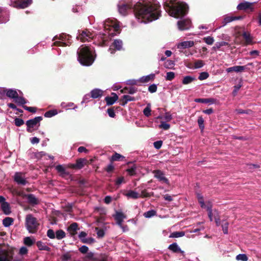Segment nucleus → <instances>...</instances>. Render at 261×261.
Returning a JSON list of instances; mask_svg holds the SVG:
<instances>
[{"instance_id":"1","label":"nucleus","mask_w":261,"mask_h":261,"mask_svg":"<svg viewBox=\"0 0 261 261\" xmlns=\"http://www.w3.org/2000/svg\"><path fill=\"white\" fill-rule=\"evenodd\" d=\"M119 13L127 15L134 10L136 19L140 23H147L157 20L161 16V6L156 0H125L117 4Z\"/></svg>"},{"instance_id":"2","label":"nucleus","mask_w":261,"mask_h":261,"mask_svg":"<svg viewBox=\"0 0 261 261\" xmlns=\"http://www.w3.org/2000/svg\"><path fill=\"white\" fill-rule=\"evenodd\" d=\"M165 8L169 15L175 18H180L186 15L189 7L184 2L178 1L175 3L165 4Z\"/></svg>"},{"instance_id":"3","label":"nucleus","mask_w":261,"mask_h":261,"mask_svg":"<svg viewBox=\"0 0 261 261\" xmlns=\"http://www.w3.org/2000/svg\"><path fill=\"white\" fill-rule=\"evenodd\" d=\"M93 48L87 46H81L77 51V60L84 66H90L95 60L92 54Z\"/></svg>"},{"instance_id":"4","label":"nucleus","mask_w":261,"mask_h":261,"mask_svg":"<svg viewBox=\"0 0 261 261\" xmlns=\"http://www.w3.org/2000/svg\"><path fill=\"white\" fill-rule=\"evenodd\" d=\"M71 36L68 34L62 33L55 36L53 40L55 41L54 45L59 46H66L70 45L71 43Z\"/></svg>"},{"instance_id":"5","label":"nucleus","mask_w":261,"mask_h":261,"mask_svg":"<svg viewBox=\"0 0 261 261\" xmlns=\"http://www.w3.org/2000/svg\"><path fill=\"white\" fill-rule=\"evenodd\" d=\"M37 219L32 215H28L25 218V227L30 233H35L38 227Z\"/></svg>"},{"instance_id":"6","label":"nucleus","mask_w":261,"mask_h":261,"mask_svg":"<svg viewBox=\"0 0 261 261\" xmlns=\"http://www.w3.org/2000/svg\"><path fill=\"white\" fill-rule=\"evenodd\" d=\"M102 26L105 30L106 33H108L109 35H110L111 33L107 32V30L113 28L114 31L116 32L119 30L120 27V22L117 21V20L116 19H111L110 18L107 19L105 22H103Z\"/></svg>"},{"instance_id":"7","label":"nucleus","mask_w":261,"mask_h":261,"mask_svg":"<svg viewBox=\"0 0 261 261\" xmlns=\"http://www.w3.org/2000/svg\"><path fill=\"white\" fill-rule=\"evenodd\" d=\"M32 3V0H10V5L14 8L24 9Z\"/></svg>"},{"instance_id":"8","label":"nucleus","mask_w":261,"mask_h":261,"mask_svg":"<svg viewBox=\"0 0 261 261\" xmlns=\"http://www.w3.org/2000/svg\"><path fill=\"white\" fill-rule=\"evenodd\" d=\"M79 34L77 36V38L80 39L82 42L90 41L93 39L95 34L88 30L82 31L81 32L79 31Z\"/></svg>"},{"instance_id":"9","label":"nucleus","mask_w":261,"mask_h":261,"mask_svg":"<svg viewBox=\"0 0 261 261\" xmlns=\"http://www.w3.org/2000/svg\"><path fill=\"white\" fill-rule=\"evenodd\" d=\"M47 236L51 239L56 238L57 240H61L66 237V233L62 229H59L55 232L53 229H49L47 231Z\"/></svg>"},{"instance_id":"10","label":"nucleus","mask_w":261,"mask_h":261,"mask_svg":"<svg viewBox=\"0 0 261 261\" xmlns=\"http://www.w3.org/2000/svg\"><path fill=\"white\" fill-rule=\"evenodd\" d=\"M14 256L12 250H5L0 248V261H11Z\"/></svg>"},{"instance_id":"11","label":"nucleus","mask_w":261,"mask_h":261,"mask_svg":"<svg viewBox=\"0 0 261 261\" xmlns=\"http://www.w3.org/2000/svg\"><path fill=\"white\" fill-rule=\"evenodd\" d=\"M42 120V117L37 116L33 119L28 120L26 122L27 126V130L29 133L32 132L31 128L36 126L37 124L40 125V122Z\"/></svg>"},{"instance_id":"12","label":"nucleus","mask_w":261,"mask_h":261,"mask_svg":"<svg viewBox=\"0 0 261 261\" xmlns=\"http://www.w3.org/2000/svg\"><path fill=\"white\" fill-rule=\"evenodd\" d=\"M116 50L119 51L123 50V42L120 39H115L109 49V51L112 54H114Z\"/></svg>"},{"instance_id":"13","label":"nucleus","mask_w":261,"mask_h":261,"mask_svg":"<svg viewBox=\"0 0 261 261\" xmlns=\"http://www.w3.org/2000/svg\"><path fill=\"white\" fill-rule=\"evenodd\" d=\"M154 174V177L156 178L159 181L163 183L169 184V180L165 176V173L160 170H154L152 171Z\"/></svg>"},{"instance_id":"14","label":"nucleus","mask_w":261,"mask_h":261,"mask_svg":"<svg viewBox=\"0 0 261 261\" xmlns=\"http://www.w3.org/2000/svg\"><path fill=\"white\" fill-rule=\"evenodd\" d=\"M177 25L179 30H188L191 27V22L189 19H181L178 21Z\"/></svg>"},{"instance_id":"15","label":"nucleus","mask_w":261,"mask_h":261,"mask_svg":"<svg viewBox=\"0 0 261 261\" xmlns=\"http://www.w3.org/2000/svg\"><path fill=\"white\" fill-rule=\"evenodd\" d=\"M13 179L15 182L18 185L24 186L27 183L24 175L21 172H15L13 176Z\"/></svg>"},{"instance_id":"16","label":"nucleus","mask_w":261,"mask_h":261,"mask_svg":"<svg viewBox=\"0 0 261 261\" xmlns=\"http://www.w3.org/2000/svg\"><path fill=\"white\" fill-rule=\"evenodd\" d=\"M9 20V12L3 8H0V23H6Z\"/></svg>"},{"instance_id":"17","label":"nucleus","mask_w":261,"mask_h":261,"mask_svg":"<svg viewBox=\"0 0 261 261\" xmlns=\"http://www.w3.org/2000/svg\"><path fill=\"white\" fill-rule=\"evenodd\" d=\"M113 217L116 221V224L118 225H121L123 220L126 218V216L122 212L116 211L115 214L113 215Z\"/></svg>"},{"instance_id":"18","label":"nucleus","mask_w":261,"mask_h":261,"mask_svg":"<svg viewBox=\"0 0 261 261\" xmlns=\"http://www.w3.org/2000/svg\"><path fill=\"white\" fill-rule=\"evenodd\" d=\"M6 92V96L9 98L14 99L16 98V96L18 94V91L16 89H7L5 90ZM20 94H22V92L18 90Z\"/></svg>"},{"instance_id":"19","label":"nucleus","mask_w":261,"mask_h":261,"mask_svg":"<svg viewBox=\"0 0 261 261\" xmlns=\"http://www.w3.org/2000/svg\"><path fill=\"white\" fill-rule=\"evenodd\" d=\"M194 45V42L193 41H185L178 43L177 44V48L178 49H185L190 48Z\"/></svg>"},{"instance_id":"20","label":"nucleus","mask_w":261,"mask_h":261,"mask_svg":"<svg viewBox=\"0 0 261 261\" xmlns=\"http://www.w3.org/2000/svg\"><path fill=\"white\" fill-rule=\"evenodd\" d=\"M246 66H234L226 69L227 72L229 73L232 71L236 72H241L246 69Z\"/></svg>"},{"instance_id":"21","label":"nucleus","mask_w":261,"mask_h":261,"mask_svg":"<svg viewBox=\"0 0 261 261\" xmlns=\"http://www.w3.org/2000/svg\"><path fill=\"white\" fill-rule=\"evenodd\" d=\"M168 249L174 253L180 252L182 255H185V252L181 250L179 246L176 243L170 244L168 247Z\"/></svg>"},{"instance_id":"22","label":"nucleus","mask_w":261,"mask_h":261,"mask_svg":"<svg viewBox=\"0 0 261 261\" xmlns=\"http://www.w3.org/2000/svg\"><path fill=\"white\" fill-rule=\"evenodd\" d=\"M112 96H107L105 98V100L107 105L111 106L113 105L118 99L117 95L115 93H112Z\"/></svg>"},{"instance_id":"23","label":"nucleus","mask_w":261,"mask_h":261,"mask_svg":"<svg viewBox=\"0 0 261 261\" xmlns=\"http://www.w3.org/2000/svg\"><path fill=\"white\" fill-rule=\"evenodd\" d=\"M253 3H250L248 2L244 1L242 3H240L237 6V9L239 10H246L248 9H250Z\"/></svg>"},{"instance_id":"24","label":"nucleus","mask_w":261,"mask_h":261,"mask_svg":"<svg viewBox=\"0 0 261 261\" xmlns=\"http://www.w3.org/2000/svg\"><path fill=\"white\" fill-rule=\"evenodd\" d=\"M90 94L92 98H98L101 97L103 91L100 89L95 88L91 91Z\"/></svg>"},{"instance_id":"25","label":"nucleus","mask_w":261,"mask_h":261,"mask_svg":"<svg viewBox=\"0 0 261 261\" xmlns=\"http://www.w3.org/2000/svg\"><path fill=\"white\" fill-rule=\"evenodd\" d=\"M25 197H27L28 202L30 204L32 205H36L39 203L38 199L36 197V196L32 194H29L26 195Z\"/></svg>"},{"instance_id":"26","label":"nucleus","mask_w":261,"mask_h":261,"mask_svg":"<svg viewBox=\"0 0 261 261\" xmlns=\"http://www.w3.org/2000/svg\"><path fill=\"white\" fill-rule=\"evenodd\" d=\"M78 224L77 223L74 222L71 224L67 228V231L72 236L75 235L76 231L79 229Z\"/></svg>"},{"instance_id":"27","label":"nucleus","mask_w":261,"mask_h":261,"mask_svg":"<svg viewBox=\"0 0 261 261\" xmlns=\"http://www.w3.org/2000/svg\"><path fill=\"white\" fill-rule=\"evenodd\" d=\"M155 77V74L153 73H151L149 75L146 76H143L139 79V81L141 83H147L150 81H152L154 80Z\"/></svg>"},{"instance_id":"28","label":"nucleus","mask_w":261,"mask_h":261,"mask_svg":"<svg viewBox=\"0 0 261 261\" xmlns=\"http://www.w3.org/2000/svg\"><path fill=\"white\" fill-rule=\"evenodd\" d=\"M136 99L134 97L129 96L128 95H123L121 99V105L124 106L129 101H134Z\"/></svg>"},{"instance_id":"29","label":"nucleus","mask_w":261,"mask_h":261,"mask_svg":"<svg viewBox=\"0 0 261 261\" xmlns=\"http://www.w3.org/2000/svg\"><path fill=\"white\" fill-rule=\"evenodd\" d=\"M242 17L241 16L237 17V16H226L223 20V25H225L229 22H230L232 21L236 20H239L241 19Z\"/></svg>"},{"instance_id":"30","label":"nucleus","mask_w":261,"mask_h":261,"mask_svg":"<svg viewBox=\"0 0 261 261\" xmlns=\"http://www.w3.org/2000/svg\"><path fill=\"white\" fill-rule=\"evenodd\" d=\"M13 100L17 104L22 106V107L24 104L27 103V101L22 96H19V94L16 96V98H14Z\"/></svg>"},{"instance_id":"31","label":"nucleus","mask_w":261,"mask_h":261,"mask_svg":"<svg viewBox=\"0 0 261 261\" xmlns=\"http://www.w3.org/2000/svg\"><path fill=\"white\" fill-rule=\"evenodd\" d=\"M58 172L60 173L61 176L68 175V173L66 172L65 168L62 165H58L55 167Z\"/></svg>"},{"instance_id":"32","label":"nucleus","mask_w":261,"mask_h":261,"mask_svg":"<svg viewBox=\"0 0 261 261\" xmlns=\"http://www.w3.org/2000/svg\"><path fill=\"white\" fill-rule=\"evenodd\" d=\"M196 80V78L194 76H192L190 75H187L184 77L182 83L184 85H187L191 83L192 82L195 81Z\"/></svg>"},{"instance_id":"33","label":"nucleus","mask_w":261,"mask_h":261,"mask_svg":"<svg viewBox=\"0 0 261 261\" xmlns=\"http://www.w3.org/2000/svg\"><path fill=\"white\" fill-rule=\"evenodd\" d=\"M125 195L128 198H131L133 199H137L139 197V194L138 192L133 191L129 190Z\"/></svg>"},{"instance_id":"34","label":"nucleus","mask_w":261,"mask_h":261,"mask_svg":"<svg viewBox=\"0 0 261 261\" xmlns=\"http://www.w3.org/2000/svg\"><path fill=\"white\" fill-rule=\"evenodd\" d=\"M36 245L40 250L49 251L50 249L49 247L41 241H38Z\"/></svg>"},{"instance_id":"35","label":"nucleus","mask_w":261,"mask_h":261,"mask_svg":"<svg viewBox=\"0 0 261 261\" xmlns=\"http://www.w3.org/2000/svg\"><path fill=\"white\" fill-rule=\"evenodd\" d=\"M107 34H99L95 36V38L99 39L100 38L101 40V41L99 42V45L101 46H103L106 44V41H107Z\"/></svg>"},{"instance_id":"36","label":"nucleus","mask_w":261,"mask_h":261,"mask_svg":"<svg viewBox=\"0 0 261 261\" xmlns=\"http://www.w3.org/2000/svg\"><path fill=\"white\" fill-rule=\"evenodd\" d=\"M204 65L203 61L201 60H196L194 63V66L192 67L188 66L189 68H192L193 69H199L202 68Z\"/></svg>"},{"instance_id":"37","label":"nucleus","mask_w":261,"mask_h":261,"mask_svg":"<svg viewBox=\"0 0 261 261\" xmlns=\"http://www.w3.org/2000/svg\"><path fill=\"white\" fill-rule=\"evenodd\" d=\"M2 209L4 213L8 215L10 213V208L9 203L7 202H3V203L1 205Z\"/></svg>"},{"instance_id":"38","label":"nucleus","mask_w":261,"mask_h":261,"mask_svg":"<svg viewBox=\"0 0 261 261\" xmlns=\"http://www.w3.org/2000/svg\"><path fill=\"white\" fill-rule=\"evenodd\" d=\"M13 222V219L10 217H6L3 220V224L5 227H8L11 225Z\"/></svg>"},{"instance_id":"39","label":"nucleus","mask_w":261,"mask_h":261,"mask_svg":"<svg viewBox=\"0 0 261 261\" xmlns=\"http://www.w3.org/2000/svg\"><path fill=\"white\" fill-rule=\"evenodd\" d=\"M156 215V212L154 210H149L144 213L143 216L146 218H151Z\"/></svg>"},{"instance_id":"40","label":"nucleus","mask_w":261,"mask_h":261,"mask_svg":"<svg viewBox=\"0 0 261 261\" xmlns=\"http://www.w3.org/2000/svg\"><path fill=\"white\" fill-rule=\"evenodd\" d=\"M143 114L146 117H149L151 115V104H147L146 108L143 110Z\"/></svg>"},{"instance_id":"41","label":"nucleus","mask_w":261,"mask_h":261,"mask_svg":"<svg viewBox=\"0 0 261 261\" xmlns=\"http://www.w3.org/2000/svg\"><path fill=\"white\" fill-rule=\"evenodd\" d=\"M228 43L225 41L217 42L215 43V46L213 47L214 50L219 49L223 46L227 45Z\"/></svg>"},{"instance_id":"42","label":"nucleus","mask_w":261,"mask_h":261,"mask_svg":"<svg viewBox=\"0 0 261 261\" xmlns=\"http://www.w3.org/2000/svg\"><path fill=\"white\" fill-rule=\"evenodd\" d=\"M57 111L56 110H51L45 112L44 116L47 118H50L57 115Z\"/></svg>"},{"instance_id":"43","label":"nucleus","mask_w":261,"mask_h":261,"mask_svg":"<svg viewBox=\"0 0 261 261\" xmlns=\"http://www.w3.org/2000/svg\"><path fill=\"white\" fill-rule=\"evenodd\" d=\"M185 236V232L184 231H175L172 232L170 236V238H179Z\"/></svg>"},{"instance_id":"44","label":"nucleus","mask_w":261,"mask_h":261,"mask_svg":"<svg viewBox=\"0 0 261 261\" xmlns=\"http://www.w3.org/2000/svg\"><path fill=\"white\" fill-rule=\"evenodd\" d=\"M197 197L201 207L202 208H205L206 206L205 205L202 195L200 193H197Z\"/></svg>"},{"instance_id":"45","label":"nucleus","mask_w":261,"mask_h":261,"mask_svg":"<svg viewBox=\"0 0 261 261\" xmlns=\"http://www.w3.org/2000/svg\"><path fill=\"white\" fill-rule=\"evenodd\" d=\"M23 243L28 246H31L34 243V241L30 237H25L24 238Z\"/></svg>"},{"instance_id":"46","label":"nucleus","mask_w":261,"mask_h":261,"mask_svg":"<svg viewBox=\"0 0 261 261\" xmlns=\"http://www.w3.org/2000/svg\"><path fill=\"white\" fill-rule=\"evenodd\" d=\"M124 158V157L122 155L115 152L112 156V160L114 161H120Z\"/></svg>"},{"instance_id":"47","label":"nucleus","mask_w":261,"mask_h":261,"mask_svg":"<svg viewBox=\"0 0 261 261\" xmlns=\"http://www.w3.org/2000/svg\"><path fill=\"white\" fill-rule=\"evenodd\" d=\"M236 259L238 260L247 261L248 257L245 254H239L237 255Z\"/></svg>"},{"instance_id":"48","label":"nucleus","mask_w":261,"mask_h":261,"mask_svg":"<svg viewBox=\"0 0 261 261\" xmlns=\"http://www.w3.org/2000/svg\"><path fill=\"white\" fill-rule=\"evenodd\" d=\"M203 40L208 45H212L214 42V38L211 36L204 37Z\"/></svg>"},{"instance_id":"49","label":"nucleus","mask_w":261,"mask_h":261,"mask_svg":"<svg viewBox=\"0 0 261 261\" xmlns=\"http://www.w3.org/2000/svg\"><path fill=\"white\" fill-rule=\"evenodd\" d=\"M209 76V74L207 72H201L198 76V79L200 81L206 80Z\"/></svg>"},{"instance_id":"50","label":"nucleus","mask_w":261,"mask_h":261,"mask_svg":"<svg viewBox=\"0 0 261 261\" xmlns=\"http://www.w3.org/2000/svg\"><path fill=\"white\" fill-rule=\"evenodd\" d=\"M24 122L23 119L19 118H15L14 119V123L16 126H20L24 124Z\"/></svg>"},{"instance_id":"51","label":"nucleus","mask_w":261,"mask_h":261,"mask_svg":"<svg viewBox=\"0 0 261 261\" xmlns=\"http://www.w3.org/2000/svg\"><path fill=\"white\" fill-rule=\"evenodd\" d=\"M197 122H198V125L199 126V128L201 129H203L204 127V119L202 116H200L198 117Z\"/></svg>"},{"instance_id":"52","label":"nucleus","mask_w":261,"mask_h":261,"mask_svg":"<svg viewBox=\"0 0 261 261\" xmlns=\"http://www.w3.org/2000/svg\"><path fill=\"white\" fill-rule=\"evenodd\" d=\"M71 256L70 254V253L68 252H67L66 253L63 254L62 255L61 259L62 261H67L69 259H70L71 258Z\"/></svg>"},{"instance_id":"53","label":"nucleus","mask_w":261,"mask_h":261,"mask_svg":"<svg viewBox=\"0 0 261 261\" xmlns=\"http://www.w3.org/2000/svg\"><path fill=\"white\" fill-rule=\"evenodd\" d=\"M175 77V73L173 72H168L166 74V80L167 81H171Z\"/></svg>"},{"instance_id":"54","label":"nucleus","mask_w":261,"mask_h":261,"mask_svg":"<svg viewBox=\"0 0 261 261\" xmlns=\"http://www.w3.org/2000/svg\"><path fill=\"white\" fill-rule=\"evenodd\" d=\"M170 126L169 124L164 121L161 122V124L159 125V127L164 130H168L170 128Z\"/></svg>"},{"instance_id":"55","label":"nucleus","mask_w":261,"mask_h":261,"mask_svg":"<svg viewBox=\"0 0 261 261\" xmlns=\"http://www.w3.org/2000/svg\"><path fill=\"white\" fill-rule=\"evenodd\" d=\"M174 65V63L171 60H167L164 64V67L166 68H171Z\"/></svg>"},{"instance_id":"56","label":"nucleus","mask_w":261,"mask_h":261,"mask_svg":"<svg viewBox=\"0 0 261 261\" xmlns=\"http://www.w3.org/2000/svg\"><path fill=\"white\" fill-rule=\"evenodd\" d=\"M228 223L224 221L223 222V224L222 225V230L224 234H227L228 233Z\"/></svg>"},{"instance_id":"57","label":"nucleus","mask_w":261,"mask_h":261,"mask_svg":"<svg viewBox=\"0 0 261 261\" xmlns=\"http://www.w3.org/2000/svg\"><path fill=\"white\" fill-rule=\"evenodd\" d=\"M92 98L90 94H87L84 95L83 98V100L81 102V103L83 104L84 103H87L89 102L90 100V98Z\"/></svg>"},{"instance_id":"58","label":"nucleus","mask_w":261,"mask_h":261,"mask_svg":"<svg viewBox=\"0 0 261 261\" xmlns=\"http://www.w3.org/2000/svg\"><path fill=\"white\" fill-rule=\"evenodd\" d=\"M136 167L135 166L127 169L126 171L130 175H134L136 174Z\"/></svg>"},{"instance_id":"59","label":"nucleus","mask_w":261,"mask_h":261,"mask_svg":"<svg viewBox=\"0 0 261 261\" xmlns=\"http://www.w3.org/2000/svg\"><path fill=\"white\" fill-rule=\"evenodd\" d=\"M97 231V235L98 238H102L105 236V231L103 229H99L98 227L95 228Z\"/></svg>"},{"instance_id":"60","label":"nucleus","mask_w":261,"mask_h":261,"mask_svg":"<svg viewBox=\"0 0 261 261\" xmlns=\"http://www.w3.org/2000/svg\"><path fill=\"white\" fill-rule=\"evenodd\" d=\"M139 82V79L135 80V79H131L127 80L125 82L126 84L129 85H137V83Z\"/></svg>"},{"instance_id":"61","label":"nucleus","mask_w":261,"mask_h":261,"mask_svg":"<svg viewBox=\"0 0 261 261\" xmlns=\"http://www.w3.org/2000/svg\"><path fill=\"white\" fill-rule=\"evenodd\" d=\"M148 90L151 93H154L157 90V86L154 84H152L149 86Z\"/></svg>"},{"instance_id":"62","label":"nucleus","mask_w":261,"mask_h":261,"mask_svg":"<svg viewBox=\"0 0 261 261\" xmlns=\"http://www.w3.org/2000/svg\"><path fill=\"white\" fill-rule=\"evenodd\" d=\"M125 90H127V93L130 94H133L137 91V89L135 87H129V88H125Z\"/></svg>"},{"instance_id":"63","label":"nucleus","mask_w":261,"mask_h":261,"mask_svg":"<svg viewBox=\"0 0 261 261\" xmlns=\"http://www.w3.org/2000/svg\"><path fill=\"white\" fill-rule=\"evenodd\" d=\"M84 160L80 159L76 161L75 166L79 169H81L84 166Z\"/></svg>"},{"instance_id":"64","label":"nucleus","mask_w":261,"mask_h":261,"mask_svg":"<svg viewBox=\"0 0 261 261\" xmlns=\"http://www.w3.org/2000/svg\"><path fill=\"white\" fill-rule=\"evenodd\" d=\"M87 234L84 231H81L79 234V238L80 239V240L83 243V241L85 240L86 239V237L87 236Z\"/></svg>"}]
</instances>
